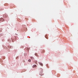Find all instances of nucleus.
Returning a JSON list of instances; mask_svg holds the SVG:
<instances>
[{
	"instance_id": "f257e3e1",
	"label": "nucleus",
	"mask_w": 78,
	"mask_h": 78,
	"mask_svg": "<svg viewBox=\"0 0 78 78\" xmlns=\"http://www.w3.org/2000/svg\"><path fill=\"white\" fill-rule=\"evenodd\" d=\"M40 70H41V72L40 73L39 75H40L41 76H42V75H44V74L42 73H43V70H42V69L40 68Z\"/></svg>"
},
{
	"instance_id": "1a4fd4ad",
	"label": "nucleus",
	"mask_w": 78,
	"mask_h": 78,
	"mask_svg": "<svg viewBox=\"0 0 78 78\" xmlns=\"http://www.w3.org/2000/svg\"><path fill=\"white\" fill-rule=\"evenodd\" d=\"M37 53H35V55L36 56H37Z\"/></svg>"
},
{
	"instance_id": "423d86ee",
	"label": "nucleus",
	"mask_w": 78,
	"mask_h": 78,
	"mask_svg": "<svg viewBox=\"0 0 78 78\" xmlns=\"http://www.w3.org/2000/svg\"><path fill=\"white\" fill-rule=\"evenodd\" d=\"M35 63V64H37V61H34V63Z\"/></svg>"
},
{
	"instance_id": "39448f33",
	"label": "nucleus",
	"mask_w": 78,
	"mask_h": 78,
	"mask_svg": "<svg viewBox=\"0 0 78 78\" xmlns=\"http://www.w3.org/2000/svg\"><path fill=\"white\" fill-rule=\"evenodd\" d=\"M31 59L33 60V59H34V57H31Z\"/></svg>"
},
{
	"instance_id": "f03ea898",
	"label": "nucleus",
	"mask_w": 78,
	"mask_h": 78,
	"mask_svg": "<svg viewBox=\"0 0 78 78\" xmlns=\"http://www.w3.org/2000/svg\"><path fill=\"white\" fill-rule=\"evenodd\" d=\"M3 22H5V20H4L3 18H1L0 19V23Z\"/></svg>"
},
{
	"instance_id": "9d476101",
	"label": "nucleus",
	"mask_w": 78,
	"mask_h": 78,
	"mask_svg": "<svg viewBox=\"0 0 78 78\" xmlns=\"http://www.w3.org/2000/svg\"><path fill=\"white\" fill-rule=\"evenodd\" d=\"M24 26H25V25H22V27H24Z\"/></svg>"
},
{
	"instance_id": "6e6552de",
	"label": "nucleus",
	"mask_w": 78,
	"mask_h": 78,
	"mask_svg": "<svg viewBox=\"0 0 78 78\" xmlns=\"http://www.w3.org/2000/svg\"><path fill=\"white\" fill-rule=\"evenodd\" d=\"M28 61H29V62H31V59H29L28 60Z\"/></svg>"
},
{
	"instance_id": "0eeeda50",
	"label": "nucleus",
	"mask_w": 78,
	"mask_h": 78,
	"mask_svg": "<svg viewBox=\"0 0 78 78\" xmlns=\"http://www.w3.org/2000/svg\"><path fill=\"white\" fill-rule=\"evenodd\" d=\"M40 65H41V66H43V64L41 63H40Z\"/></svg>"
},
{
	"instance_id": "20e7f679",
	"label": "nucleus",
	"mask_w": 78,
	"mask_h": 78,
	"mask_svg": "<svg viewBox=\"0 0 78 78\" xmlns=\"http://www.w3.org/2000/svg\"><path fill=\"white\" fill-rule=\"evenodd\" d=\"M37 67V66L36 65H34L33 66V68H34V67Z\"/></svg>"
},
{
	"instance_id": "7ed1b4c3",
	"label": "nucleus",
	"mask_w": 78,
	"mask_h": 78,
	"mask_svg": "<svg viewBox=\"0 0 78 78\" xmlns=\"http://www.w3.org/2000/svg\"><path fill=\"white\" fill-rule=\"evenodd\" d=\"M8 17V15L7 14L4 15H3L4 17L6 18V17Z\"/></svg>"
}]
</instances>
